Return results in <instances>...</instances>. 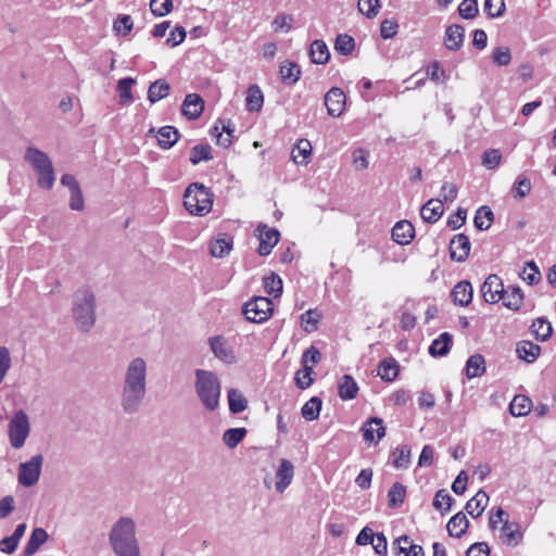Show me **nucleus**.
Returning a JSON list of instances; mask_svg holds the SVG:
<instances>
[{
  "label": "nucleus",
  "instance_id": "f03ea898",
  "mask_svg": "<svg viewBox=\"0 0 556 556\" xmlns=\"http://www.w3.org/2000/svg\"><path fill=\"white\" fill-rule=\"evenodd\" d=\"M110 543L117 556H140L135 521L129 517L119 518L110 532Z\"/></svg>",
  "mask_w": 556,
  "mask_h": 556
},
{
  "label": "nucleus",
  "instance_id": "423d86ee",
  "mask_svg": "<svg viewBox=\"0 0 556 556\" xmlns=\"http://www.w3.org/2000/svg\"><path fill=\"white\" fill-rule=\"evenodd\" d=\"M30 432V424L27 414L23 409L14 413L9 422V441L12 447L21 448L24 446Z\"/></svg>",
  "mask_w": 556,
  "mask_h": 556
},
{
  "label": "nucleus",
  "instance_id": "a878e982",
  "mask_svg": "<svg viewBox=\"0 0 556 556\" xmlns=\"http://www.w3.org/2000/svg\"><path fill=\"white\" fill-rule=\"evenodd\" d=\"M489 503V495L483 490H479L476 495L470 498L465 509L467 514H469L472 518H478L482 515L483 510L485 509L486 505Z\"/></svg>",
  "mask_w": 556,
  "mask_h": 556
},
{
  "label": "nucleus",
  "instance_id": "aec40b11",
  "mask_svg": "<svg viewBox=\"0 0 556 556\" xmlns=\"http://www.w3.org/2000/svg\"><path fill=\"white\" fill-rule=\"evenodd\" d=\"M414 236V226L407 220L397 222L392 228V239L401 245L408 244Z\"/></svg>",
  "mask_w": 556,
  "mask_h": 556
},
{
  "label": "nucleus",
  "instance_id": "9d476101",
  "mask_svg": "<svg viewBox=\"0 0 556 556\" xmlns=\"http://www.w3.org/2000/svg\"><path fill=\"white\" fill-rule=\"evenodd\" d=\"M24 159L37 174H53L52 163L43 151L29 147L25 151Z\"/></svg>",
  "mask_w": 556,
  "mask_h": 556
},
{
  "label": "nucleus",
  "instance_id": "bf43d9fd",
  "mask_svg": "<svg viewBox=\"0 0 556 556\" xmlns=\"http://www.w3.org/2000/svg\"><path fill=\"white\" fill-rule=\"evenodd\" d=\"M395 468H407L410 459V448L407 445L396 447L393 452Z\"/></svg>",
  "mask_w": 556,
  "mask_h": 556
},
{
  "label": "nucleus",
  "instance_id": "412c9836",
  "mask_svg": "<svg viewBox=\"0 0 556 556\" xmlns=\"http://www.w3.org/2000/svg\"><path fill=\"white\" fill-rule=\"evenodd\" d=\"M451 294L455 304L467 306L472 301L473 289L469 281L463 280L455 285Z\"/></svg>",
  "mask_w": 556,
  "mask_h": 556
},
{
  "label": "nucleus",
  "instance_id": "4d7b16f0",
  "mask_svg": "<svg viewBox=\"0 0 556 556\" xmlns=\"http://www.w3.org/2000/svg\"><path fill=\"white\" fill-rule=\"evenodd\" d=\"M520 277L529 285H536L541 279L539 267L533 261L527 262Z\"/></svg>",
  "mask_w": 556,
  "mask_h": 556
},
{
  "label": "nucleus",
  "instance_id": "8fccbe9b",
  "mask_svg": "<svg viewBox=\"0 0 556 556\" xmlns=\"http://www.w3.org/2000/svg\"><path fill=\"white\" fill-rule=\"evenodd\" d=\"M321 314L317 309H308L301 315V327L305 332H313L317 329V324Z\"/></svg>",
  "mask_w": 556,
  "mask_h": 556
},
{
  "label": "nucleus",
  "instance_id": "cd10ccee",
  "mask_svg": "<svg viewBox=\"0 0 556 556\" xmlns=\"http://www.w3.org/2000/svg\"><path fill=\"white\" fill-rule=\"evenodd\" d=\"M516 353L518 357L527 363H533L536 361L541 353V346L531 341H520L517 344Z\"/></svg>",
  "mask_w": 556,
  "mask_h": 556
},
{
  "label": "nucleus",
  "instance_id": "3c124183",
  "mask_svg": "<svg viewBox=\"0 0 556 556\" xmlns=\"http://www.w3.org/2000/svg\"><path fill=\"white\" fill-rule=\"evenodd\" d=\"M136 80L131 77H125L118 80L117 83V91L119 93V102L122 104L129 103L134 100L131 94V87L135 85Z\"/></svg>",
  "mask_w": 556,
  "mask_h": 556
},
{
  "label": "nucleus",
  "instance_id": "de8ad7c7",
  "mask_svg": "<svg viewBox=\"0 0 556 556\" xmlns=\"http://www.w3.org/2000/svg\"><path fill=\"white\" fill-rule=\"evenodd\" d=\"M355 48V40L348 34H339L334 41V49L339 54L349 55Z\"/></svg>",
  "mask_w": 556,
  "mask_h": 556
},
{
  "label": "nucleus",
  "instance_id": "dca6fc26",
  "mask_svg": "<svg viewBox=\"0 0 556 556\" xmlns=\"http://www.w3.org/2000/svg\"><path fill=\"white\" fill-rule=\"evenodd\" d=\"M294 477V466L286 458L280 459L276 470V491L282 493L292 482Z\"/></svg>",
  "mask_w": 556,
  "mask_h": 556
},
{
  "label": "nucleus",
  "instance_id": "e2e57ef3",
  "mask_svg": "<svg viewBox=\"0 0 556 556\" xmlns=\"http://www.w3.org/2000/svg\"><path fill=\"white\" fill-rule=\"evenodd\" d=\"M293 22H294V20L291 15H288L285 13L278 14L273 21V24H271L273 29L276 33H278V31L288 33L292 28Z\"/></svg>",
  "mask_w": 556,
  "mask_h": 556
},
{
  "label": "nucleus",
  "instance_id": "4c0bfd02",
  "mask_svg": "<svg viewBox=\"0 0 556 556\" xmlns=\"http://www.w3.org/2000/svg\"><path fill=\"white\" fill-rule=\"evenodd\" d=\"M264 102V96L261 88L256 85H251L247 91L245 104L250 112L260 111Z\"/></svg>",
  "mask_w": 556,
  "mask_h": 556
},
{
  "label": "nucleus",
  "instance_id": "5701e85b",
  "mask_svg": "<svg viewBox=\"0 0 556 556\" xmlns=\"http://www.w3.org/2000/svg\"><path fill=\"white\" fill-rule=\"evenodd\" d=\"M444 212L442 200L430 199L420 210L421 218L430 224L438 222Z\"/></svg>",
  "mask_w": 556,
  "mask_h": 556
},
{
  "label": "nucleus",
  "instance_id": "f3484780",
  "mask_svg": "<svg viewBox=\"0 0 556 556\" xmlns=\"http://www.w3.org/2000/svg\"><path fill=\"white\" fill-rule=\"evenodd\" d=\"M364 440L367 443H377L386 434L383 420L378 417L369 418L362 428Z\"/></svg>",
  "mask_w": 556,
  "mask_h": 556
},
{
  "label": "nucleus",
  "instance_id": "13d9d810",
  "mask_svg": "<svg viewBox=\"0 0 556 556\" xmlns=\"http://www.w3.org/2000/svg\"><path fill=\"white\" fill-rule=\"evenodd\" d=\"M212 135L216 137L217 144L224 148H228L230 146L232 130L230 129L229 125H223L222 128L215 125L214 128L212 129Z\"/></svg>",
  "mask_w": 556,
  "mask_h": 556
},
{
  "label": "nucleus",
  "instance_id": "c756f323",
  "mask_svg": "<svg viewBox=\"0 0 556 556\" xmlns=\"http://www.w3.org/2000/svg\"><path fill=\"white\" fill-rule=\"evenodd\" d=\"M48 540V533L42 528H36L33 530L29 540L24 548L25 556H33L38 548L45 544Z\"/></svg>",
  "mask_w": 556,
  "mask_h": 556
},
{
  "label": "nucleus",
  "instance_id": "f704fd0d",
  "mask_svg": "<svg viewBox=\"0 0 556 556\" xmlns=\"http://www.w3.org/2000/svg\"><path fill=\"white\" fill-rule=\"evenodd\" d=\"M338 391L342 400H352L357 395L358 386L352 376L344 375L339 382Z\"/></svg>",
  "mask_w": 556,
  "mask_h": 556
},
{
  "label": "nucleus",
  "instance_id": "c85d7f7f",
  "mask_svg": "<svg viewBox=\"0 0 556 556\" xmlns=\"http://www.w3.org/2000/svg\"><path fill=\"white\" fill-rule=\"evenodd\" d=\"M453 337L448 332L441 333L429 346V354L431 356H445L451 350Z\"/></svg>",
  "mask_w": 556,
  "mask_h": 556
},
{
  "label": "nucleus",
  "instance_id": "4be33fe9",
  "mask_svg": "<svg viewBox=\"0 0 556 556\" xmlns=\"http://www.w3.org/2000/svg\"><path fill=\"white\" fill-rule=\"evenodd\" d=\"M204 109L202 98L197 93H189L182 102V113L187 117L194 119L198 118Z\"/></svg>",
  "mask_w": 556,
  "mask_h": 556
},
{
  "label": "nucleus",
  "instance_id": "6ab92c4d",
  "mask_svg": "<svg viewBox=\"0 0 556 556\" xmlns=\"http://www.w3.org/2000/svg\"><path fill=\"white\" fill-rule=\"evenodd\" d=\"M465 29L462 25H450L445 30L444 45L451 51H457L463 47Z\"/></svg>",
  "mask_w": 556,
  "mask_h": 556
},
{
  "label": "nucleus",
  "instance_id": "9b49d317",
  "mask_svg": "<svg viewBox=\"0 0 556 556\" xmlns=\"http://www.w3.org/2000/svg\"><path fill=\"white\" fill-rule=\"evenodd\" d=\"M260 244L257 252L262 256L270 254L273 248L278 243L280 233L276 228H269L267 225L260 224L256 227Z\"/></svg>",
  "mask_w": 556,
  "mask_h": 556
},
{
  "label": "nucleus",
  "instance_id": "37998d69",
  "mask_svg": "<svg viewBox=\"0 0 556 556\" xmlns=\"http://www.w3.org/2000/svg\"><path fill=\"white\" fill-rule=\"evenodd\" d=\"M280 76L283 81L294 84L300 79L301 71L296 63L286 61L280 65Z\"/></svg>",
  "mask_w": 556,
  "mask_h": 556
},
{
  "label": "nucleus",
  "instance_id": "7c9ffc66",
  "mask_svg": "<svg viewBox=\"0 0 556 556\" xmlns=\"http://www.w3.org/2000/svg\"><path fill=\"white\" fill-rule=\"evenodd\" d=\"M468 526L469 521L466 515L459 511L448 520L446 529L451 536L460 538L465 534Z\"/></svg>",
  "mask_w": 556,
  "mask_h": 556
},
{
  "label": "nucleus",
  "instance_id": "a18cd8bd",
  "mask_svg": "<svg viewBox=\"0 0 556 556\" xmlns=\"http://www.w3.org/2000/svg\"><path fill=\"white\" fill-rule=\"evenodd\" d=\"M232 249V239L229 237L217 238L210 245V252L214 257H224Z\"/></svg>",
  "mask_w": 556,
  "mask_h": 556
},
{
  "label": "nucleus",
  "instance_id": "f8f14e48",
  "mask_svg": "<svg viewBox=\"0 0 556 556\" xmlns=\"http://www.w3.org/2000/svg\"><path fill=\"white\" fill-rule=\"evenodd\" d=\"M503 281L497 275H490L481 286V293L485 302L494 304L503 298Z\"/></svg>",
  "mask_w": 556,
  "mask_h": 556
},
{
  "label": "nucleus",
  "instance_id": "a211bd4d",
  "mask_svg": "<svg viewBox=\"0 0 556 556\" xmlns=\"http://www.w3.org/2000/svg\"><path fill=\"white\" fill-rule=\"evenodd\" d=\"M392 549L396 556H425L422 547L414 544L408 535L397 538Z\"/></svg>",
  "mask_w": 556,
  "mask_h": 556
},
{
  "label": "nucleus",
  "instance_id": "a19ab883",
  "mask_svg": "<svg viewBox=\"0 0 556 556\" xmlns=\"http://www.w3.org/2000/svg\"><path fill=\"white\" fill-rule=\"evenodd\" d=\"M321 409V400L317 396L311 397L302 407V417L308 421L316 420Z\"/></svg>",
  "mask_w": 556,
  "mask_h": 556
},
{
  "label": "nucleus",
  "instance_id": "ea45409f",
  "mask_svg": "<svg viewBox=\"0 0 556 556\" xmlns=\"http://www.w3.org/2000/svg\"><path fill=\"white\" fill-rule=\"evenodd\" d=\"M531 331L538 340L546 341L552 336L553 328L547 319L539 317L533 320Z\"/></svg>",
  "mask_w": 556,
  "mask_h": 556
},
{
  "label": "nucleus",
  "instance_id": "473e14b6",
  "mask_svg": "<svg viewBox=\"0 0 556 556\" xmlns=\"http://www.w3.org/2000/svg\"><path fill=\"white\" fill-rule=\"evenodd\" d=\"M156 139L161 148L169 149L178 141L179 134L173 126H163L157 130Z\"/></svg>",
  "mask_w": 556,
  "mask_h": 556
},
{
  "label": "nucleus",
  "instance_id": "79ce46f5",
  "mask_svg": "<svg viewBox=\"0 0 556 556\" xmlns=\"http://www.w3.org/2000/svg\"><path fill=\"white\" fill-rule=\"evenodd\" d=\"M229 409L233 414H239L248 407V401L244 395L237 389L228 391Z\"/></svg>",
  "mask_w": 556,
  "mask_h": 556
},
{
  "label": "nucleus",
  "instance_id": "5fc2aeb1",
  "mask_svg": "<svg viewBox=\"0 0 556 556\" xmlns=\"http://www.w3.org/2000/svg\"><path fill=\"white\" fill-rule=\"evenodd\" d=\"M245 428H230L223 434L224 443L230 447H236L245 437Z\"/></svg>",
  "mask_w": 556,
  "mask_h": 556
},
{
  "label": "nucleus",
  "instance_id": "49530a36",
  "mask_svg": "<svg viewBox=\"0 0 556 556\" xmlns=\"http://www.w3.org/2000/svg\"><path fill=\"white\" fill-rule=\"evenodd\" d=\"M406 490L403 484L395 482L388 492V504L392 508L401 506L404 502Z\"/></svg>",
  "mask_w": 556,
  "mask_h": 556
},
{
  "label": "nucleus",
  "instance_id": "c03bdc74",
  "mask_svg": "<svg viewBox=\"0 0 556 556\" xmlns=\"http://www.w3.org/2000/svg\"><path fill=\"white\" fill-rule=\"evenodd\" d=\"M494 214L489 206H481L475 215L473 223L479 230H486L491 227Z\"/></svg>",
  "mask_w": 556,
  "mask_h": 556
},
{
  "label": "nucleus",
  "instance_id": "0e129e2a",
  "mask_svg": "<svg viewBox=\"0 0 556 556\" xmlns=\"http://www.w3.org/2000/svg\"><path fill=\"white\" fill-rule=\"evenodd\" d=\"M358 10L368 18H374L380 8L379 0H358Z\"/></svg>",
  "mask_w": 556,
  "mask_h": 556
},
{
  "label": "nucleus",
  "instance_id": "39448f33",
  "mask_svg": "<svg viewBox=\"0 0 556 556\" xmlns=\"http://www.w3.org/2000/svg\"><path fill=\"white\" fill-rule=\"evenodd\" d=\"M212 193L210 189L199 182L189 185L184 193V205L186 210L198 216L207 214L212 208Z\"/></svg>",
  "mask_w": 556,
  "mask_h": 556
},
{
  "label": "nucleus",
  "instance_id": "c9c22d12",
  "mask_svg": "<svg viewBox=\"0 0 556 556\" xmlns=\"http://www.w3.org/2000/svg\"><path fill=\"white\" fill-rule=\"evenodd\" d=\"M312 153V144L306 139H301L291 150V157L296 164H306Z\"/></svg>",
  "mask_w": 556,
  "mask_h": 556
},
{
  "label": "nucleus",
  "instance_id": "603ef678",
  "mask_svg": "<svg viewBox=\"0 0 556 556\" xmlns=\"http://www.w3.org/2000/svg\"><path fill=\"white\" fill-rule=\"evenodd\" d=\"M454 498L444 489L439 490L433 498V507L445 514L451 510Z\"/></svg>",
  "mask_w": 556,
  "mask_h": 556
},
{
  "label": "nucleus",
  "instance_id": "4468645a",
  "mask_svg": "<svg viewBox=\"0 0 556 556\" xmlns=\"http://www.w3.org/2000/svg\"><path fill=\"white\" fill-rule=\"evenodd\" d=\"M61 184L70 191V207L73 211L84 210L85 202L83 192L75 176H61Z\"/></svg>",
  "mask_w": 556,
  "mask_h": 556
},
{
  "label": "nucleus",
  "instance_id": "0eeeda50",
  "mask_svg": "<svg viewBox=\"0 0 556 556\" xmlns=\"http://www.w3.org/2000/svg\"><path fill=\"white\" fill-rule=\"evenodd\" d=\"M274 311L271 300L265 296H255L243 306V315L251 323L261 324L269 319Z\"/></svg>",
  "mask_w": 556,
  "mask_h": 556
},
{
  "label": "nucleus",
  "instance_id": "e433bc0d",
  "mask_svg": "<svg viewBox=\"0 0 556 556\" xmlns=\"http://www.w3.org/2000/svg\"><path fill=\"white\" fill-rule=\"evenodd\" d=\"M309 56L313 63L325 64L330 58L327 45L323 40H314L311 43Z\"/></svg>",
  "mask_w": 556,
  "mask_h": 556
},
{
  "label": "nucleus",
  "instance_id": "f257e3e1",
  "mask_svg": "<svg viewBox=\"0 0 556 556\" xmlns=\"http://www.w3.org/2000/svg\"><path fill=\"white\" fill-rule=\"evenodd\" d=\"M148 393V364L141 356L129 359L123 369L119 405L127 415L142 407Z\"/></svg>",
  "mask_w": 556,
  "mask_h": 556
},
{
  "label": "nucleus",
  "instance_id": "72a5a7b5",
  "mask_svg": "<svg viewBox=\"0 0 556 556\" xmlns=\"http://www.w3.org/2000/svg\"><path fill=\"white\" fill-rule=\"evenodd\" d=\"M485 372V361L481 354L471 355L466 362V376L469 379L481 377Z\"/></svg>",
  "mask_w": 556,
  "mask_h": 556
},
{
  "label": "nucleus",
  "instance_id": "680f3d73",
  "mask_svg": "<svg viewBox=\"0 0 556 556\" xmlns=\"http://www.w3.org/2000/svg\"><path fill=\"white\" fill-rule=\"evenodd\" d=\"M483 9L491 18L500 17L505 11L504 0H484Z\"/></svg>",
  "mask_w": 556,
  "mask_h": 556
},
{
  "label": "nucleus",
  "instance_id": "6e6552de",
  "mask_svg": "<svg viewBox=\"0 0 556 556\" xmlns=\"http://www.w3.org/2000/svg\"><path fill=\"white\" fill-rule=\"evenodd\" d=\"M43 463L42 455L33 456L28 462L18 466V483L25 488L36 484L40 478L41 467Z\"/></svg>",
  "mask_w": 556,
  "mask_h": 556
},
{
  "label": "nucleus",
  "instance_id": "69168bd1",
  "mask_svg": "<svg viewBox=\"0 0 556 556\" xmlns=\"http://www.w3.org/2000/svg\"><path fill=\"white\" fill-rule=\"evenodd\" d=\"M150 10L155 16H165L173 10V0H151Z\"/></svg>",
  "mask_w": 556,
  "mask_h": 556
},
{
  "label": "nucleus",
  "instance_id": "6e6d98bb",
  "mask_svg": "<svg viewBox=\"0 0 556 556\" xmlns=\"http://www.w3.org/2000/svg\"><path fill=\"white\" fill-rule=\"evenodd\" d=\"M264 288L269 295L278 298L282 292V280L278 275L271 273L264 277Z\"/></svg>",
  "mask_w": 556,
  "mask_h": 556
},
{
  "label": "nucleus",
  "instance_id": "2eb2a0df",
  "mask_svg": "<svg viewBox=\"0 0 556 556\" xmlns=\"http://www.w3.org/2000/svg\"><path fill=\"white\" fill-rule=\"evenodd\" d=\"M470 252L469 238L464 233L455 235L450 242V256L453 261L464 262Z\"/></svg>",
  "mask_w": 556,
  "mask_h": 556
},
{
  "label": "nucleus",
  "instance_id": "864d4df0",
  "mask_svg": "<svg viewBox=\"0 0 556 556\" xmlns=\"http://www.w3.org/2000/svg\"><path fill=\"white\" fill-rule=\"evenodd\" d=\"M314 370L313 367L309 365L302 366L301 369H299L295 372V384L299 389L305 390L307 389L314 381L313 379Z\"/></svg>",
  "mask_w": 556,
  "mask_h": 556
},
{
  "label": "nucleus",
  "instance_id": "ddd939ff",
  "mask_svg": "<svg viewBox=\"0 0 556 556\" xmlns=\"http://www.w3.org/2000/svg\"><path fill=\"white\" fill-rule=\"evenodd\" d=\"M345 99V94L340 88L332 87L329 89L325 94V105L327 108V113L332 117L341 116L344 111Z\"/></svg>",
  "mask_w": 556,
  "mask_h": 556
},
{
  "label": "nucleus",
  "instance_id": "bb28decb",
  "mask_svg": "<svg viewBox=\"0 0 556 556\" xmlns=\"http://www.w3.org/2000/svg\"><path fill=\"white\" fill-rule=\"evenodd\" d=\"M399 363L395 358L389 357L384 358L379 363L377 375L387 382H392L396 379L399 375Z\"/></svg>",
  "mask_w": 556,
  "mask_h": 556
},
{
  "label": "nucleus",
  "instance_id": "b1692460",
  "mask_svg": "<svg viewBox=\"0 0 556 556\" xmlns=\"http://www.w3.org/2000/svg\"><path fill=\"white\" fill-rule=\"evenodd\" d=\"M523 292L518 286L503 288V305L511 311H519L523 302Z\"/></svg>",
  "mask_w": 556,
  "mask_h": 556
},
{
  "label": "nucleus",
  "instance_id": "20e7f679",
  "mask_svg": "<svg viewBox=\"0 0 556 556\" xmlns=\"http://www.w3.org/2000/svg\"><path fill=\"white\" fill-rule=\"evenodd\" d=\"M73 317L80 331H89L96 321V295L90 288H79L73 296Z\"/></svg>",
  "mask_w": 556,
  "mask_h": 556
},
{
  "label": "nucleus",
  "instance_id": "774afa93",
  "mask_svg": "<svg viewBox=\"0 0 556 556\" xmlns=\"http://www.w3.org/2000/svg\"><path fill=\"white\" fill-rule=\"evenodd\" d=\"M113 28L117 34L127 35L132 29V20L129 15H118L113 24Z\"/></svg>",
  "mask_w": 556,
  "mask_h": 556
},
{
  "label": "nucleus",
  "instance_id": "338daca9",
  "mask_svg": "<svg viewBox=\"0 0 556 556\" xmlns=\"http://www.w3.org/2000/svg\"><path fill=\"white\" fill-rule=\"evenodd\" d=\"M459 15L463 18L471 20L478 14V2L477 0H463L458 7Z\"/></svg>",
  "mask_w": 556,
  "mask_h": 556
},
{
  "label": "nucleus",
  "instance_id": "393cba45",
  "mask_svg": "<svg viewBox=\"0 0 556 556\" xmlns=\"http://www.w3.org/2000/svg\"><path fill=\"white\" fill-rule=\"evenodd\" d=\"M501 539L506 545H518L522 539L520 526L517 522H509L508 520H505L501 528Z\"/></svg>",
  "mask_w": 556,
  "mask_h": 556
},
{
  "label": "nucleus",
  "instance_id": "7ed1b4c3",
  "mask_svg": "<svg viewBox=\"0 0 556 556\" xmlns=\"http://www.w3.org/2000/svg\"><path fill=\"white\" fill-rule=\"evenodd\" d=\"M194 390L205 409L214 412L219 406L222 386L214 371L197 369L194 371Z\"/></svg>",
  "mask_w": 556,
  "mask_h": 556
},
{
  "label": "nucleus",
  "instance_id": "052dcab7",
  "mask_svg": "<svg viewBox=\"0 0 556 556\" xmlns=\"http://www.w3.org/2000/svg\"><path fill=\"white\" fill-rule=\"evenodd\" d=\"M491 56L497 66H507L511 61L510 49L505 46L494 48Z\"/></svg>",
  "mask_w": 556,
  "mask_h": 556
},
{
  "label": "nucleus",
  "instance_id": "09e8293b",
  "mask_svg": "<svg viewBox=\"0 0 556 556\" xmlns=\"http://www.w3.org/2000/svg\"><path fill=\"white\" fill-rule=\"evenodd\" d=\"M212 157L211 146L207 143H200L191 149L189 160L192 164H198L202 161H208Z\"/></svg>",
  "mask_w": 556,
  "mask_h": 556
},
{
  "label": "nucleus",
  "instance_id": "58836bf2",
  "mask_svg": "<svg viewBox=\"0 0 556 556\" xmlns=\"http://www.w3.org/2000/svg\"><path fill=\"white\" fill-rule=\"evenodd\" d=\"M169 85L164 79L152 83L148 90V99L151 103H155L168 96Z\"/></svg>",
  "mask_w": 556,
  "mask_h": 556
},
{
  "label": "nucleus",
  "instance_id": "2f4dec72",
  "mask_svg": "<svg viewBox=\"0 0 556 556\" xmlns=\"http://www.w3.org/2000/svg\"><path fill=\"white\" fill-rule=\"evenodd\" d=\"M532 408V401L530 397L518 394L515 395L509 404V412L513 416L522 417L530 413Z\"/></svg>",
  "mask_w": 556,
  "mask_h": 556
},
{
  "label": "nucleus",
  "instance_id": "1a4fd4ad",
  "mask_svg": "<svg viewBox=\"0 0 556 556\" xmlns=\"http://www.w3.org/2000/svg\"><path fill=\"white\" fill-rule=\"evenodd\" d=\"M208 345L214 356L222 363L232 365L237 362L235 349L223 336L211 337Z\"/></svg>",
  "mask_w": 556,
  "mask_h": 556
}]
</instances>
